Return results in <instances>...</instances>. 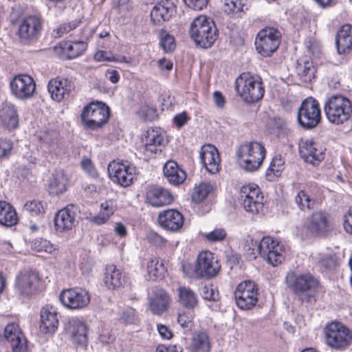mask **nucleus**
<instances>
[{"label":"nucleus","mask_w":352,"mask_h":352,"mask_svg":"<svg viewBox=\"0 0 352 352\" xmlns=\"http://www.w3.org/2000/svg\"><path fill=\"white\" fill-rule=\"evenodd\" d=\"M266 150L258 142H249L241 144L236 151L239 167L245 172L253 173L261 166Z\"/></svg>","instance_id":"obj_1"},{"label":"nucleus","mask_w":352,"mask_h":352,"mask_svg":"<svg viewBox=\"0 0 352 352\" xmlns=\"http://www.w3.org/2000/svg\"><path fill=\"white\" fill-rule=\"evenodd\" d=\"M324 112L331 124L335 126L343 125L351 118V101L341 94L332 95L324 103Z\"/></svg>","instance_id":"obj_2"},{"label":"nucleus","mask_w":352,"mask_h":352,"mask_svg":"<svg viewBox=\"0 0 352 352\" xmlns=\"http://www.w3.org/2000/svg\"><path fill=\"white\" fill-rule=\"evenodd\" d=\"M218 32L217 26L211 19L200 15L192 21L189 34L197 45L208 48L217 39Z\"/></svg>","instance_id":"obj_3"},{"label":"nucleus","mask_w":352,"mask_h":352,"mask_svg":"<svg viewBox=\"0 0 352 352\" xmlns=\"http://www.w3.org/2000/svg\"><path fill=\"white\" fill-rule=\"evenodd\" d=\"M237 94L246 103H254L261 100L265 94L262 80L250 73H242L235 80Z\"/></svg>","instance_id":"obj_4"},{"label":"nucleus","mask_w":352,"mask_h":352,"mask_svg":"<svg viewBox=\"0 0 352 352\" xmlns=\"http://www.w3.org/2000/svg\"><path fill=\"white\" fill-rule=\"evenodd\" d=\"M323 334L324 343L333 350L344 351L352 344V330L340 322L327 323Z\"/></svg>","instance_id":"obj_5"},{"label":"nucleus","mask_w":352,"mask_h":352,"mask_svg":"<svg viewBox=\"0 0 352 352\" xmlns=\"http://www.w3.org/2000/svg\"><path fill=\"white\" fill-rule=\"evenodd\" d=\"M288 286L302 300L309 301L319 288L318 280L311 273L295 275L294 273L286 277Z\"/></svg>","instance_id":"obj_6"},{"label":"nucleus","mask_w":352,"mask_h":352,"mask_svg":"<svg viewBox=\"0 0 352 352\" xmlns=\"http://www.w3.org/2000/svg\"><path fill=\"white\" fill-rule=\"evenodd\" d=\"M239 200L243 210L248 213L257 214L263 210L264 196L255 183H246L241 186Z\"/></svg>","instance_id":"obj_7"},{"label":"nucleus","mask_w":352,"mask_h":352,"mask_svg":"<svg viewBox=\"0 0 352 352\" xmlns=\"http://www.w3.org/2000/svg\"><path fill=\"white\" fill-rule=\"evenodd\" d=\"M109 109L103 103L91 102L86 106L81 113L85 126L94 130L102 127L109 120Z\"/></svg>","instance_id":"obj_8"},{"label":"nucleus","mask_w":352,"mask_h":352,"mask_svg":"<svg viewBox=\"0 0 352 352\" xmlns=\"http://www.w3.org/2000/svg\"><path fill=\"white\" fill-rule=\"evenodd\" d=\"M297 120L305 129L315 128L321 120V111L318 102L309 97L305 99L298 111Z\"/></svg>","instance_id":"obj_9"},{"label":"nucleus","mask_w":352,"mask_h":352,"mask_svg":"<svg viewBox=\"0 0 352 352\" xmlns=\"http://www.w3.org/2000/svg\"><path fill=\"white\" fill-rule=\"evenodd\" d=\"M237 307L242 310L252 309L258 302V287L250 280L239 283L234 292Z\"/></svg>","instance_id":"obj_10"},{"label":"nucleus","mask_w":352,"mask_h":352,"mask_svg":"<svg viewBox=\"0 0 352 352\" xmlns=\"http://www.w3.org/2000/svg\"><path fill=\"white\" fill-rule=\"evenodd\" d=\"M280 34L273 28L261 30L255 40L256 49L263 56H269L274 53L280 45Z\"/></svg>","instance_id":"obj_11"},{"label":"nucleus","mask_w":352,"mask_h":352,"mask_svg":"<svg viewBox=\"0 0 352 352\" xmlns=\"http://www.w3.org/2000/svg\"><path fill=\"white\" fill-rule=\"evenodd\" d=\"M258 250L259 255L273 266L280 264L284 260L283 245L270 236H265L260 241Z\"/></svg>","instance_id":"obj_12"},{"label":"nucleus","mask_w":352,"mask_h":352,"mask_svg":"<svg viewBox=\"0 0 352 352\" xmlns=\"http://www.w3.org/2000/svg\"><path fill=\"white\" fill-rule=\"evenodd\" d=\"M331 228L329 214L322 211L314 212L307 219L305 226V233L303 230L299 234L302 237L309 236H321L326 234Z\"/></svg>","instance_id":"obj_13"},{"label":"nucleus","mask_w":352,"mask_h":352,"mask_svg":"<svg viewBox=\"0 0 352 352\" xmlns=\"http://www.w3.org/2000/svg\"><path fill=\"white\" fill-rule=\"evenodd\" d=\"M42 19L37 15H30L21 22L18 34L20 41L24 43H30L36 41L42 30Z\"/></svg>","instance_id":"obj_14"},{"label":"nucleus","mask_w":352,"mask_h":352,"mask_svg":"<svg viewBox=\"0 0 352 352\" xmlns=\"http://www.w3.org/2000/svg\"><path fill=\"white\" fill-rule=\"evenodd\" d=\"M220 270L219 260L209 251H202L197 256L195 273L200 278H210L217 274Z\"/></svg>","instance_id":"obj_15"},{"label":"nucleus","mask_w":352,"mask_h":352,"mask_svg":"<svg viewBox=\"0 0 352 352\" xmlns=\"http://www.w3.org/2000/svg\"><path fill=\"white\" fill-rule=\"evenodd\" d=\"M61 303L70 309L85 307L90 302L87 291L80 287L64 289L59 295Z\"/></svg>","instance_id":"obj_16"},{"label":"nucleus","mask_w":352,"mask_h":352,"mask_svg":"<svg viewBox=\"0 0 352 352\" xmlns=\"http://www.w3.org/2000/svg\"><path fill=\"white\" fill-rule=\"evenodd\" d=\"M12 95L19 100L32 98L36 91V83L34 79L27 74H19L10 82Z\"/></svg>","instance_id":"obj_17"},{"label":"nucleus","mask_w":352,"mask_h":352,"mask_svg":"<svg viewBox=\"0 0 352 352\" xmlns=\"http://www.w3.org/2000/svg\"><path fill=\"white\" fill-rule=\"evenodd\" d=\"M135 172L133 166L123 162L113 161L108 166V173L112 181L123 187L132 184Z\"/></svg>","instance_id":"obj_18"},{"label":"nucleus","mask_w":352,"mask_h":352,"mask_svg":"<svg viewBox=\"0 0 352 352\" xmlns=\"http://www.w3.org/2000/svg\"><path fill=\"white\" fill-rule=\"evenodd\" d=\"M299 152L306 162L318 164L324 156L323 148L312 139L302 140L299 144Z\"/></svg>","instance_id":"obj_19"},{"label":"nucleus","mask_w":352,"mask_h":352,"mask_svg":"<svg viewBox=\"0 0 352 352\" xmlns=\"http://www.w3.org/2000/svg\"><path fill=\"white\" fill-rule=\"evenodd\" d=\"M4 337L13 352H27V340L18 324H8L4 329Z\"/></svg>","instance_id":"obj_20"},{"label":"nucleus","mask_w":352,"mask_h":352,"mask_svg":"<svg viewBox=\"0 0 352 352\" xmlns=\"http://www.w3.org/2000/svg\"><path fill=\"white\" fill-rule=\"evenodd\" d=\"M218 149L213 145H204L200 150V159L206 170L211 174L219 171L220 158Z\"/></svg>","instance_id":"obj_21"},{"label":"nucleus","mask_w":352,"mask_h":352,"mask_svg":"<svg viewBox=\"0 0 352 352\" xmlns=\"http://www.w3.org/2000/svg\"><path fill=\"white\" fill-rule=\"evenodd\" d=\"M39 277L36 272H25L16 278L15 288L23 296H30L37 289Z\"/></svg>","instance_id":"obj_22"},{"label":"nucleus","mask_w":352,"mask_h":352,"mask_svg":"<svg viewBox=\"0 0 352 352\" xmlns=\"http://www.w3.org/2000/svg\"><path fill=\"white\" fill-rule=\"evenodd\" d=\"M47 87L51 98L57 102H60L65 96H69L74 89L71 80L58 78L50 80Z\"/></svg>","instance_id":"obj_23"},{"label":"nucleus","mask_w":352,"mask_h":352,"mask_svg":"<svg viewBox=\"0 0 352 352\" xmlns=\"http://www.w3.org/2000/svg\"><path fill=\"white\" fill-rule=\"evenodd\" d=\"M158 222L162 228L168 230L177 231L183 226L184 217L178 210L168 209L159 214Z\"/></svg>","instance_id":"obj_24"},{"label":"nucleus","mask_w":352,"mask_h":352,"mask_svg":"<svg viewBox=\"0 0 352 352\" xmlns=\"http://www.w3.org/2000/svg\"><path fill=\"white\" fill-rule=\"evenodd\" d=\"M41 331L45 333H53L58 326V314L51 305H45L41 310Z\"/></svg>","instance_id":"obj_25"},{"label":"nucleus","mask_w":352,"mask_h":352,"mask_svg":"<svg viewBox=\"0 0 352 352\" xmlns=\"http://www.w3.org/2000/svg\"><path fill=\"white\" fill-rule=\"evenodd\" d=\"M87 325L76 318L70 319L66 326V330L72 340L78 345H86L87 343Z\"/></svg>","instance_id":"obj_26"},{"label":"nucleus","mask_w":352,"mask_h":352,"mask_svg":"<svg viewBox=\"0 0 352 352\" xmlns=\"http://www.w3.org/2000/svg\"><path fill=\"white\" fill-rule=\"evenodd\" d=\"M176 12L175 6L169 0L157 1L151 12V20L155 23L168 21Z\"/></svg>","instance_id":"obj_27"},{"label":"nucleus","mask_w":352,"mask_h":352,"mask_svg":"<svg viewBox=\"0 0 352 352\" xmlns=\"http://www.w3.org/2000/svg\"><path fill=\"white\" fill-rule=\"evenodd\" d=\"M170 304V296L161 288L155 289L149 300L151 311L155 315H162L166 311Z\"/></svg>","instance_id":"obj_28"},{"label":"nucleus","mask_w":352,"mask_h":352,"mask_svg":"<svg viewBox=\"0 0 352 352\" xmlns=\"http://www.w3.org/2000/svg\"><path fill=\"white\" fill-rule=\"evenodd\" d=\"M173 200V195L166 189L154 187L146 192L147 202L154 207H161L170 204Z\"/></svg>","instance_id":"obj_29"},{"label":"nucleus","mask_w":352,"mask_h":352,"mask_svg":"<svg viewBox=\"0 0 352 352\" xmlns=\"http://www.w3.org/2000/svg\"><path fill=\"white\" fill-rule=\"evenodd\" d=\"M338 52L348 54L352 50V25H343L338 30L336 37Z\"/></svg>","instance_id":"obj_30"},{"label":"nucleus","mask_w":352,"mask_h":352,"mask_svg":"<svg viewBox=\"0 0 352 352\" xmlns=\"http://www.w3.org/2000/svg\"><path fill=\"white\" fill-rule=\"evenodd\" d=\"M54 221L57 231L62 232L71 230L76 223L75 213L68 206L65 207L56 213Z\"/></svg>","instance_id":"obj_31"},{"label":"nucleus","mask_w":352,"mask_h":352,"mask_svg":"<svg viewBox=\"0 0 352 352\" xmlns=\"http://www.w3.org/2000/svg\"><path fill=\"white\" fill-rule=\"evenodd\" d=\"M145 152L147 155L157 153L166 143L164 137L153 129H148L145 136Z\"/></svg>","instance_id":"obj_32"},{"label":"nucleus","mask_w":352,"mask_h":352,"mask_svg":"<svg viewBox=\"0 0 352 352\" xmlns=\"http://www.w3.org/2000/svg\"><path fill=\"white\" fill-rule=\"evenodd\" d=\"M163 172L168 182L175 186L182 184L186 179L185 171L174 161H168L164 166Z\"/></svg>","instance_id":"obj_33"},{"label":"nucleus","mask_w":352,"mask_h":352,"mask_svg":"<svg viewBox=\"0 0 352 352\" xmlns=\"http://www.w3.org/2000/svg\"><path fill=\"white\" fill-rule=\"evenodd\" d=\"M0 120L6 128L15 129L18 126V115L15 107L11 104H3L0 109Z\"/></svg>","instance_id":"obj_34"},{"label":"nucleus","mask_w":352,"mask_h":352,"mask_svg":"<svg viewBox=\"0 0 352 352\" xmlns=\"http://www.w3.org/2000/svg\"><path fill=\"white\" fill-rule=\"evenodd\" d=\"M124 282V278L121 271L113 265L106 267L104 277V283L109 289H114L121 287Z\"/></svg>","instance_id":"obj_35"},{"label":"nucleus","mask_w":352,"mask_h":352,"mask_svg":"<svg viewBox=\"0 0 352 352\" xmlns=\"http://www.w3.org/2000/svg\"><path fill=\"white\" fill-rule=\"evenodd\" d=\"M18 217L15 209L9 203L0 201V224L10 227L16 224Z\"/></svg>","instance_id":"obj_36"},{"label":"nucleus","mask_w":352,"mask_h":352,"mask_svg":"<svg viewBox=\"0 0 352 352\" xmlns=\"http://www.w3.org/2000/svg\"><path fill=\"white\" fill-rule=\"evenodd\" d=\"M210 345L208 335L204 332L194 334L190 344L191 352H209Z\"/></svg>","instance_id":"obj_37"},{"label":"nucleus","mask_w":352,"mask_h":352,"mask_svg":"<svg viewBox=\"0 0 352 352\" xmlns=\"http://www.w3.org/2000/svg\"><path fill=\"white\" fill-rule=\"evenodd\" d=\"M67 179L66 177L61 173L53 175L51 177L48 188L51 195H58L66 190Z\"/></svg>","instance_id":"obj_38"},{"label":"nucleus","mask_w":352,"mask_h":352,"mask_svg":"<svg viewBox=\"0 0 352 352\" xmlns=\"http://www.w3.org/2000/svg\"><path fill=\"white\" fill-rule=\"evenodd\" d=\"M178 296L180 304L188 309H193L197 304V296L188 287H179Z\"/></svg>","instance_id":"obj_39"},{"label":"nucleus","mask_w":352,"mask_h":352,"mask_svg":"<svg viewBox=\"0 0 352 352\" xmlns=\"http://www.w3.org/2000/svg\"><path fill=\"white\" fill-rule=\"evenodd\" d=\"M148 278L151 280H156L160 278L165 272L164 263L157 258H151L146 264Z\"/></svg>","instance_id":"obj_40"},{"label":"nucleus","mask_w":352,"mask_h":352,"mask_svg":"<svg viewBox=\"0 0 352 352\" xmlns=\"http://www.w3.org/2000/svg\"><path fill=\"white\" fill-rule=\"evenodd\" d=\"M62 48L67 53L68 58L72 59L78 57L85 51L87 43L83 41H75L72 43H65Z\"/></svg>","instance_id":"obj_41"},{"label":"nucleus","mask_w":352,"mask_h":352,"mask_svg":"<svg viewBox=\"0 0 352 352\" xmlns=\"http://www.w3.org/2000/svg\"><path fill=\"white\" fill-rule=\"evenodd\" d=\"M80 23L81 20L76 19L69 22L62 23L53 29L51 36L54 38H60L78 27Z\"/></svg>","instance_id":"obj_42"},{"label":"nucleus","mask_w":352,"mask_h":352,"mask_svg":"<svg viewBox=\"0 0 352 352\" xmlns=\"http://www.w3.org/2000/svg\"><path fill=\"white\" fill-rule=\"evenodd\" d=\"M41 139L50 152H56L59 147V134L55 131L44 132Z\"/></svg>","instance_id":"obj_43"},{"label":"nucleus","mask_w":352,"mask_h":352,"mask_svg":"<svg viewBox=\"0 0 352 352\" xmlns=\"http://www.w3.org/2000/svg\"><path fill=\"white\" fill-rule=\"evenodd\" d=\"M245 0H225L223 3V11L228 14H240L248 8L244 3Z\"/></svg>","instance_id":"obj_44"},{"label":"nucleus","mask_w":352,"mask_h":352,"mask_svg":"<svg viewBox=\"0 0 352 352\" xmlns=\"http://www.w3.org/2000/svg\"><path fill=\"white\" fill-rule=\"evenodd\" d=\"M284 169V160L281 157H275L272 159L266 175L270 180L278 177Z\"/></svg>","instance_id":"obj_45"},{"label":"nucleus","mask_w":352,"mask_h":352,"mask_svg":"<svg viewBox=\"0 0 352 352\" xmlns=\"http://www.w3.org/2000/svg\"><path fill=\"white\" fill-rule=\"evenodd\" d=\"M212 186L208 183H201L195 186L192 194V200L194 202L199 203L202 201L212 191Z\"/></svg>","instance_id":"obj_46"},{"label":"nucleus","mask_w":352,"mask_h":352,"mask_svg":"<svg viewBox=\"0 0 352 352\" xmlns=\"http://www.w3.org/2000/svg\"><path fill=\"white\" fill-rule=\"evenodd\" d=\"M298 74L301 76L304 81H311L314 78L315 68L312 63L307 60L304 61L303 64L301 63H298Z\"/></svg>","instance_id":"obj_47"},{"label":"nucleus","mask_w":352,"mask_h":352,"mask_svg":"<svg viewBox=\"0 0 352 352\" xmlns=\"http://www.w3.org/2000/svg\"><path fill=\"white\" fill-rule=\"evenodd\" d=\"M295 201L300 210L311 209L314 208L315 201L305 190L298 192L295 197Z\"/></svg>","instance_id":"obj_48"},{"label":"nucleus","mask_w":352,"mask_h":352,"mask_svg":"<svg viewBox=\"0 0 352 352\" xmlns=\"http://www.w3.org/2000/svg\"><path fill=\"white\" fill-rule=\"evenodd\" d=\"M259 242L248 236L245 241L243 250L249 259H254L258 254V247Z\"/></svg>","instance_id":"obj_49"},{"label":"nucleus","mask_w":352,"mask_h":352,"mask_svg":"<svg viewBox=\"0 0 352 352\" xmlns=\"http://www.w3.org/2000/svg\"><path fill=\"white\" fill-rule=\"evenodd\" d=\"M113 213L112 208L107 201L101 204V213L100 215L94 217L92 221L98 224H103L106 223L109 217Z\"/></svg>","instance_id":"obj_50"},{"label":"nucleus","mask_w":352,"mask_h":352,"mask_svg":"<svg viewBox=\"0 0 352 352\" xmlns=\"http://www.w3.org/2000/svg\"><path fill=\"white\" fill-rule=\"evenodd\" d=\"M160 45L165 52H170L175 48V38L166 31L160 32Z\"/></svg>","instance_id":"obj_51"},{"label":"nucleus","mask_w":352,"mask_h":352,"mask_svg":"<svg viewBox=\"0 0 352 352\" xmlns=\"http://www.w3.org/2000/svg\"><path fill=\"white\" fill-rule=\"evenodd\" d=\"M24 208L32 215H39L45 213V204L42 201L37 200L26 202Z\"/></svg>","instance_id":"obj_52"},{"label":"nucleus","mask_w":352,"mask_h":352,"mask_svg":"<svg viewBox=\"0 0 352 352\" xmlns=\"http://www.w3.org/2000/svg\"><path fill=\"white\" fill-rule=\"evenodd\" d=\"M33 247L38 252H46L49 253H52L54 248L52 244L46 239H36L33 243Z\"/></svg>","instance_id":"obj_53"},{"label":"nucleus","mask_w":352,"mask_h":352,"mask_svg":"<svg viewBox=\"0 0 352 352\" xmlns=\"http://www.w3.org/2000/svg\"><path fill=\"white\" fill-rule=\"evenodd\" d=\"M178 323L185 331H189L192 325V316L189 314H180L177 318Z\"/></svg>","instance_id":"obj_54"},{"label":"nucleus","mask_w":352,"mask_h":352,"mask_svg":"<svg viewBox=\"0 0 352 352\" xmlns=\"http://www.w3.org/2000/svg\"><path fill=\"white\" fill-rule=\"evenodd\" d=\"M81 166L91 177H97L98 174L91 160L89 158H85L81 161Z\"/></svg>","instance_id":"obj_55"},{"label":"nucleus","mask_w":352,"mask_h":352,"mask_svg":"<svg viewBox=\"0 0 352 352\" xmlns=\"http://www.w3.org/2000/svg\"><path fill=\"white\" fill-rule=\"evenodd\" d=\"M12 148V143L10 140L0 139V158L8 156Z\"/></svg>","instance_id":"obj_56"},{"label":"nucleus","mask_w":352,"mask_h":352,"mask_svg":"<svg viewBox=\"0 0 352 352\" xmlns=\"http://www.w3.org/2000/svg\"><path fill=\"white\" fill-rule=\"evenodd\" d=\"M184 2L188 7L195 10H201L206 7L208 0H184Z\"/></svg>","instance_id":"obj_57"},{"label":"nucleus","mask_w":352,"mask_h":352,"mask_svg":"<svg viewBox=\"0 0 352 352\" xmlns=\"http://www.w3.org/2000/svg\"><path fill=\"white\" fill-rule=\"evenodd\" d=\"M343 227L346 232L352 234V208L344 215Z\"/></svg>","instance_id":"obj_58"},{"label":"nucleus","mask_w":352,"mask_h":352,"mask_svg":"<svg viewBox=\"0 0 352 352\" xmlns=\"http://www.w3.org/2000/svg\"><path fill=\"white\" fill-rule=\"evenodd\" d=\"M203 297L208 300H217L219 293L218 291H214L212 288L204 286L203 287Z\"/></svg>","instance_id":"obj_59"},{"label":"nucleus","mask_w":352,"mask_h":352,"mask_svg":"<svg viewBox=\"0 0 352 352\" xmlns=\"http://www.w3.org/2000/svg\"><path fill=\"white\" fill-rule=\"evenodd\" d=\"M147 239L151 243H153L155 245L161 246L165 242L164 239L155 232H150L147 234Z\"/></svg>","instance_id":"obj_60"},{"label":"nucleus","mask_w":352,"mask_h":352,"mask_svg":"<svg viewBox=\"0 0 352 352\" xmlns=\"http://www.w3.org/2000/svg\"><path fill=\"white\" fill-rule=\"evenodd\" d=\"M135 318V311L132 308H129L124 310L121 316L122 320L128 324H131L134 322Z\"/></svg>","instance_id":"obj_61"},{"label":"nucleus","mask_w":352,"mask_h":352,"mask_svg":"<svg viewBox=\"0 0 352 352\" xmlns=\"http://www.w3.org/2000/svg\"><path fill=\"white\" fill-rule=\"evenodd\" d=\"M157 331L160 336L164 339L168 340L173 337V333L167 326L164 324H158Z\"/></svg>","instance_id":"obj_62"},{"label":"nucleus","mask_w":352,"mask_h":352,"mask_svg":"<svg viewBox=\"0 0 352 352\" xmlns=\"http://www.w3.org/2000/svg\"><path fill=\"white\" fill-rule=\"evenodd\" d=\"M94 59L96 61H116L117 60L113 56H107V52L104 51H98L94 54Z\"/></svg>","instance_id":"obj_63"},{"label":"nucleus","mask_w":352,"mask_h":352,"mask_svg":"<svg viewBox=\"0 0 352 352\" xmlns=\"http://www.w3.org/2000/svg\"><path fill=\"white\" fill-rule=\"evenodd\" d=\"M204 236L210 242H217L220 241V230L215 229L209 233L204 234Z\"/></svg>","instance_id":"obj_64"}]
</instances>
